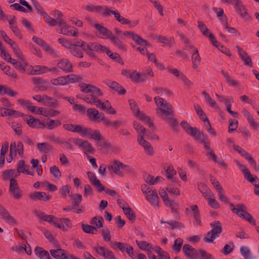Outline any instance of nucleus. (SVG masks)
<instances>
[{
  "label": "nucleus",
  "mask_w": 259,
  "mask_h": 259,
  "mask_svg": "<svg viewBox=\"0 0 259 259\" xmlns=\"http://www.w3.org/2000/svg\"><path fill=\"white\" fill-rule=\"evenodd\" d=\"M34 213L41 221L47 222L55 227L59 228L64 231L67 230V228H71L72 227L71 221L68 218H62L58 219L53 215H48L40 210H35Z\"/></svg>",
  "instance_id": "f257e3e1"
},
{
  "label": "nucleus",
  "mask_w": 259,
  "mask_h": 259,
  "mask_svg": "<svg viewBox=\"0 0 259 259\" xmlns=\"http://www.w3.org/2000/svg\"><path fill=\"white\" fill-rule=\"evenodd\" d=\"M133 127L137 133V141L139 145L144 149L146 155L153 156L154 153V148L151 144L145 139V137H149L146 129L136 121L133 122Z\"/></svg>",
  "instance_id": "f03ea898"
},
{
  "label": "nucleus",
  "mask_w": 259,
  "mask_h": 259,
  "mask_svg": "<svg viewBox=\"0 0 259 259\" xmlns=\"http://www.w3.org/2000/svg\"><path fill=\"white\" fill-rule=\"evenodd\" d=\"M154 101L156 105V113L161 118L174 114V109L172 106L163 98L156 97Z\"/></svg>",
  "instance_id": "7ed1b4c3"
},
{
  "label": "nucleus",
  "mask_w": 259,
  "mask_h": 259,
  "mask_svg": "<svg viewBox=\"0 0 259 259\" xmlns=\"http://www.w3.org/2000/svg\"><path fill=\"white\" fill-rule=\"evenodd\" d=\"M221 1L223 3L233 5L235 12L244 20L246 21L251 20V18L247 12L245 7L241 0Z\"/></svg>",
  "instance_id": "20e7f679"
},
{
  "label": "nucleus",
  "mask_w": 259,
  "mask_h": 259,
  "mask_svg": "<svg viewBox=\"0 0 259 259\" xmlns=\"http://www.w3.org/2000/svg\"><path fill=\"white\" fill-rule=\"evenodd\" d=\"M128 102L135 117L142 121L145 124H147L150 128L152 130L156 129L152 120L149 116H146L140 111L137 103L134 100H129Z\"/></svg>",
  "instance_id": "39448f33"
},
{
  "label": "nucleus",
  "mask_w": 259,
  "mask_h": 259,
  "mask_svg": "<svg viewBox=\"0 0 259 259\" xmlns=\"http://www.w3.org/2000/svg\"><path fill=\"white\" fill-rule=\"evenodd\" d=\"M141 190L150 204L155 208H159L160 200L156 190L150 188L146 185L141 186Z\"/></svg>",
  "instance_id": "423d86ee"
},
{
  "label": "nucleus",
  "mask_w": 259,
  "mask_h": 259,
  "mask_svg": "<svg viewBox=\"0 0 259 259\" xmlns=\"http://www.w3.org/2000/svg\"><path fill=\"white\" fill-rule=\"evenodd\" d=\"M212 229L207 232L203 240L205 242L214 243V240L218 238L222 231V227L220 221H214L210 224Z\"/></svg>",
  "instance_id": "0eeeda50"
},
{
  "label": "nucleus",
  "mask_w": 259,
  "mask_h": 259,
  "mask_svg": "<svg viewBox=\"0 0 259 259\" xmlns=\"http://www.w3.org/2000/svg\"><path fill=\"white\" fill-rule=\"evenodd\" d=\"M77 97L83 100L89 104L95 105L97 108L101 109L105 112L111 105L109 101L107 100L104 102H102L98 97H95L94 95H77Z\"/></svg>",
  "instance_id": "6e6552de"
},
{
  "label": "nucleus",
  "mask_w": 259,
  "mask_h": 259,
  "mask_svg": "<svg viewBox=\"0 0 259 259\" xmlns=\"http://www.w3.org/2000/svg\"><path fill=\"white\" fill-rule=\"evenodd\" d=\"M231 210L236 213L239 217L245 219L251 224H255V221L252 215L248 213L245 206L242 204H239L235 206L233 203L230 204Z\"/></svg>",
  "instance_id": "1a4fd4ad"
},
{
  "label": "nucleus",
  "mask_w": 259,
  "mask_h": 259,
  "mask_svg": "<svg viewBox=\"0 0 259 259\" xmlns=\"http://www.w3.org/2000/svg\"><path fill=\"white\" fill-rule=\"evenodd\" d=\"M121 74L136 83L139 82V81L145 82L147 79L146 73L141 74L136 71L123 69L121 71Z\"/></svg>",
  "instance_id": "9d476101"
},
{
  "label": "nucleus",
  "mask_w": 259,
  "mask_h": 259,
  "mask_svg": "<svg viewBox=\"0 0 259 259\" xmlns=\"http://www.w3.org/2000/svg\"><path fill=\"white\" fill-rule=\"evenodd\" d=\"M17 57L19 59V60L14 59L12 61L11 64L14 65L16 69L19 70L21 72L24 73L26 72L29 74L31 65L29 64L25 60L22 52H21V57Z\"/></svg>",
  "instance_id": "9b49d317"
},
{
  "label": "nucleus",
  "mask_w": 259,
  "mask_h": 259,
  "mask_svg": "<svg viewBox=\"0 0 259 259\" xmlns=\"http://www.w3.org/2000/svg\"><path fill=\"white\" fill-rule=\"evenodd\" d=\"M32 40L38 46L42 48L46 53L55 57H58L60 56L59 52L54 48L50 46L48 43L40 38L36 36H33Z\"/></svg>",
  "instance_id": "f8f14e48"
},
{
  "label": "nucleus",
  "mask_w": 259,
  "mask_h": 259,
  "mask_svg": "<svg viewBox=\"0 0 259 259\" xmlns=\"http://www.w3.org/2000/svg\"><path fill=\"white\" fill-rule=\"evenodd\" d=\"M186 212L187 214H191L194 221L193 224L195 226H200L201 224L200 214L198 207L196 204L191 205L189 207L186 208Z\"/></svg>",
  "instance_id": "ddd939ff"
},
{
  "label": "nucleus",
  "mask_w": 259,
  "mask_h": 259,
  "mask_svg": "<svg viewBox=\"0 0 259 259\" xmlns=\"http://www.w3.org/2000/svg\"><path fill=\"white\" fill-rule=\"evenodd\" d=\"M80 90L82 92L88 93H91L95 97H100L102 95V93L100 89L97 87L85 83H81L79 84Z\"/></svg>",
  "instance_id": "4468645a"
},
{
  "label": "nucleus",
  "mask_w": 259,
  "mask_h": 259,
  "mask_svg": "<svg viewBox=\"0 0 259 259\" xmlns=\"http://www.w3.org/2000/svg\"><path fill=\"white\" fill-rule=\"evenodd\" d=\"M28 126L35 129H44V119L41 120L32 116L25 115L23 117Z\"/></svg>",
  "instance_id": "2eb2a0df"
},
{
  "label": "nucleus",
  "mask_w": 259,
  "mask_h": 259,
  "mask_svg": "<svg viewBox=\"0 0 259 259\" xmlns=\"http://www.w3.org/2000/svg\"><path fill=\"white\" fill-rule=\"evenodd\" d=\"M74 144L77 146L80 149L84 151L87 155L88 153H93L95 151V148L92 144L88 141L83 140L81 139H77L74 141Z\"/></svg>",
  "instance_id": "dca6fc26"
},
{
  "label": "nucleus",
  "mask_w": 259,
  "mask_h": 259,
  "mask_svg": "<svg viewBox=\"0 0 259 259\" xmlns=\"http://www.w3.org/2000/svg\"><path fill=\"white\" fill-rule=\"evenodd\" d=\"M159 194L162 198L165 204L171 208L174 211L178 206V203L174 200H171L168 196L167 191L164 188H160L159 190Z\"/></svg>",
  "instance_id": "f3484780"
},
{
  "label": "nucleus",
  "mask_w": 259,
  "mask_h": 259,
  "mask_svg": "<svg viewBox=\"0 0 259 259\" xmlns=\"http://www.w3.org/2000/svg\"><path fill=\"white\" fill-rule=\"evenodd\" d=\"M234 161L241 170L245 179L251 183L256 182L257 180V177L256 176L251 175L249 170L245 165L240 163V162L237 159H235Z\"/></svg>",
  "instance_id": "a211bd4d"
},
{
  "label": "nucleus",
  "mask_w": 259,
  "mask_h": 259,
  "mask_svg": "<svg viewBox=\"0 0 259 259\" xmlns=\"http://www.w3.org/2000/svg\"><path fill=\"white\" fill-rule=\"evenodd\" d=\"M82 137H88L99 142L102 140L100 131L98 130H92L88 127H84L83 133H81Z\"/></svg>",
  "instance_id": "6ab92c4d"
},
{
  "label": "nucleus",
  "mask_w": 259,
  "mask_h": 259,
  "mask_svg": "<svg viewBox=\"0 0 259 259\" xmlns=\"http://www.w3.org/2000/svg\"><path fill=\"white\" fill-rule=\"evenodd\" d=\"M161 166L166 172V178L172 182L177 183V180L174 178V176L177 175V171L174 169L172 164L166 162L162 163Z\"/></svg>",
  "instance_id": "aec40b11"
},
{
  "label": "nucleus",
  "mask_w": 259,
  "mask_h": 259,
  "mask_svg": "<svg viewBox=\"0 0 259 259\" xmlns=\"http://www.w3.org/2000/svg\"><path fill=\"white\" fill-rule=\"evenodd\" d=\"M123 34L125 37L132 38L139 45L150 47V44L147 40L142 38L137 34L130 31H125Z\"/></svg>",
  "instance_id": "412c9836"
},
{
  "label": "nucleus",
  "mask_w": 259,
  "mask_h": 259,
  "mask_svg": "<svg viewBox=\"0 0 259 259\" xmlns=\"http://www.w3.org/2000/svg\"><path fill=\"white\" fill-rule=\"evenodd\" d=\"M107 7L106 6H95L92 4H87L83 6L82 9L89 12H96L104 16L105 13H107Z\"/></svg>",
  "instance_id": "4be33fe9"
},
{
  "label": "nucleus",
  "mask_w": 259,
  "mask_h": 259,
  "mask_svg": "<svg viewBox=\"0 0 259 259\" xmlns=\"http://www.w3.org/2000/svg\"><path fill=\"white\" fill-rule=\"evenodd\" d=\"M94 250L100 256L103 257L105 259H115L113 253L105 247L98 246L95 247Z\"/></svg>",
  "instance_id": "5701e85b"
},
{
  "label": "nucleus",
  "mask_w": 259,
  "mask_h": 259,
  "mask_svg": "<svg viewBox=\"0 0 259 259\" xmlns=\"http://www.w3.org/2000/svg\"><path fill=\"white\" fill-rule=\"evenodd\" d=\"M181 126L185 131V132L194 139L201 132L196 127L190 126L189 123L185 121H183L181 123Z\"/></svg>",
  "instance_id": "b1692460"
},
{
  "label": "nucleus",
  "mask_w": 259,
  "mask_h": 259,
  "mask_svg": "<svg viewBox=\"0 0 259 259\" xmlns=\"http://www.w3.org/2000/svg\"><path fill=\"white\" fill-rule=\"evenodd\" d=\"M241 113L244 117L246 119L250 127L253 130H257L259 123L256 121L250 112L245 108L242 110Z\"/></svg>",
  "instance_id": "393cba45"
},
{
  "label": "nucleus",
  "mask_w": 259,
  "mask_h": 259,
  "mask_svg": "<svg viewBox=\"0 0 259 259\" xmlns=\"http://www.w3.org/2000/svg\"><path fill=\"white\" fill-rule=\"evenodd\" d=\"M17 153L20 156H22L23 154V144L21 142H19L17 144L15 142H13L11 144L9 154L16 157Z\"/></svg>",
  "instance_id": "a878e982"
},
{
  "label": "nucleus",
  "mask_w": 259,
  "mask_h": 259,
  "mask_svg": "<svg viewBox=\"0 0 259 259\" xmlns=\"http://www.w3.org/2000/svg\"><path fill=\"white\" fill-rule=\"evenodd\" d=\"M237 52L241 60L243 62L244 65L252 67V62L251 58L248 55L246 52L244 51L239 46H236Z\"/></svg>",
  "instance_id": "bb28decb"
},
{
  "label": "nucleus",
  "mask_w": 259,
  "mask_h": 259,
  "mask_svg": "<svg viewBox=\"0 0 259 259\" xmlns=\"http://www.w3.org/2000/svg\"><path fill=\"white\" fill-rule=\"evenodd\" d=\"M87 113L88 116L91 121L97 122H100V119L104 114L103 113L99 112L95 108L88 109Z\"/></svg>",
  "instance_id": "cd10ccee"
},
{
  "label": "nucleus",
  "mask_w": 259,
  "mask_h": 259,
  "mask_svg": "<svg viewBox=\"0 0 259 259\" xmlns=\"http://www.w3.org/2000/svg\"><path fill=\"white\" fill-rule=\"evenodd\" d=\"M87 174L90 181L99 191H102L105 190V187L101 184L99 180L97 179L96 176L93 172L88 171Z\"/></svg>",
  "instance_id": "c85d7f7f"
},
{
  "label": "nucleus",
  "mask_w": 259,
  "mask_h": 259,
  "mask_svg": "<svg viewBox=\"0 0 259 259\" xmlns=\"http://www.w3.org/2000/svg\"><path fill=\"white\" fill-rule=\"evenodd\" d=\"M122 162L115 160L110 162V165L108 166V169L116 175L120 177H123V174L120 170Z\"/></svg>",
  "instance_id": "c756f323"
},
{
  "label": "nucleus",
  "mask_w": 259,
  "mask_h": 259,
  "mask_svg": "<svg viewBox=\"0 0 259 259\" xmlns=\"http://www.w3.org/2000/svg\"><path fill=\"white\" fill-rule=\"evenodd\" d=\"M183 251L185 255L188 257L196 258L198 256L197 250L189 244H185L183 247Z\"/></svg>",
  "instance_id": "7c9ffc66"
},
{
  "label": "nucleus",
  "mask_w": 259,
  "mask_h": 259,
  "mask_svg": "<svg viewBox=\"0 0 259 259\" xmlns=\"http://www.w3.org/2000/svg\"><path fill=\"white\" fill-rule=\"evenodd\" d=\"M107 13H105L104 16H109L111 14L113 15L115 18L119 22L122 24L128 23V19L121 16L117 10H111L108 7L106 9Z\"/></svg>",
  "instance_id": "2f4dec72"
},
{
  "label": "nucleus",
  "mask_w": 259,
  "mask_h": 259,
  "mask_svg": "<svg viewBox=\"0 0 259 259\" xmlns=\"http://www.w3.org/2000/svg\"><path fill=\"white\" fill-rule=\"evenodd\" d=\"M79 40H76L74 44H71L69 49L70 53L74 56L82 58L83 54L80 45H79Z\"/></svg>",
  "instance_id": "473e14b6"
},
{
  "label": "nucleus",
  "mask_w": 259,
  "mask_h": 259,
  "mask_svg": "<svg viewBox=\"0 0 259 259\" xmlns=\"http://www.w3.org/2000/svg\"><path fill=\"white\" fill-rule=\"evenodd\" d=\"M59 68L65 72H69L72 71V63L68 59L63 58L61 59L57 64Z\"/></svg>",
  "instance_id": "72a5a7b5"
},
{
  "label": "nucleus",
  "mask_w": 259,
  "mask_h": 259,
  "mask_svg": "<svg viewBox=\"0 0 259 259\" xmlns=\"http://www.w3.org/2000/svg\"><path fill=\"white\" fill-rule=\"evenodd\" d=\"M63 127L67 131L78 134L81 136L84 127L79 124L67 123L64 124Z\"/></svg>",
  "instance_id": "f704fd0d"
},
{
  "label": "nucleus",
  "mask_w": 259,
  "mask_h": 259,
  "mask_svg": "<svg viewBox=\"0 0 259 259\" xmlns=\"http://www.w3.org/2000/svg\"><path fill=\"white\" fill-rule=\"evenodd\" d=\"M104 82L110 88L116 91L117 93L121 95H123L126 92L125 90L123 88V87L115 81L106 80L104 81Z\"/></svg>",
  "instance_id": "c9c22d12"
},
{
  "label": "nucleus",
  "mask_w": 259,
  "mask_h": 259,
  "mask_svg": "<svg viewBox=\"0 0 259 259\" xmlns=\"http://www.w3.org/2000/svg\"><path fill=\"white\" fill-rule=\"evenodd\" d=\"M48 71V67L43 65H31L29 74L39 75L44 74Z\"/></svg>",
  "instance_id": "e433bc0d"
},
{
  "label": "nucleus",
  "mask_w": 259,
  "mask_h": 259,
  "mask_svg": "<svg viewBox=\"0 0 259 259\" xmlns=\"http://www.w3.org/2000/svg\"><path fill=\"white\" fill-rule=\"evenodd\" d=\"M197 142L204 145L205 149L210 150V146L207 137L204 135L203 132H201L194 139Z\"/></svg>",
  "instance_id": "4c0bfd02"
},
{
  "label": "nucleus",
  "mask_w": 259,
  "mask_h": 259,
  "mask_svg": "<svg viewBox=\"0 0 259 259\" xmlns=\"http://www.w3.org/2000/svg\"><path fill=\"white\" fill-rule=\"evenodd\" d=\"M29 198L33 201L43 200L48 201L50 197L44 192H35L29 195Z\"/></svg>",
  "instance_id": "58836bf2"
},
{
  "label": "nucleus",
  "mask_w": 259,
  "mask_h": 259,
  "mask_svg": "<svg viewBox=\"0 0 259 259\" xmlns=\"http://www.w3.org/2000/svg\"><path fill=\"white\" fill-rule=\"evenodd\" d=\"M29 165L25 164L24 160H20L17 165V169L16 172L20 175V172L27 175L33 176V173L29 170Z\"/></svg>",
  "instance_id": "ea45409f"
},
{
  "label": "nucleus",
  "mask_w": 259,
  "mask_h": 259,
  "mask_svg": "<svg viewBox=\"0 0 259 259\" xmlns=\"http://www.w3.org/2000/svg\"><path fill=\"white\" fill-rule=\"evenodd\" d=\"M39 14L43 17L46 22L50 26H56L57 24H58L59 21L60 20V19H55L52 18L43 10H40L39 11Z\"/></svg>",
  "instance_id": "a19ab883"
},
{
  "label": "nucleus",
  "mask_w": 259,
  "mask_h": 259,
  "mask_svg": "<svg viewBox=\"0 0 259 259\" xmlns=\"http://www.w3.org/2000/svg\"><path fill=\"white\" fill-rule=\"evenodd\" d=\"M61 124V121L58 119H44V128L52 130Z\"/></svg>",
  "instance_id": "79ce46f5"
},
{
  "label": "nucleus",
  "mask_w": 259,
  "mask_h": 259,
  "mask_svg": "<svg viewBox=\"0 0 259 259\" xmlns=\"http://www.w3.org/2000/svg\"><path fill=\"white\" fill-rule=\"evenodd\" d=\"M96 29L101 35L100 37L102 38H109L112 34L111 31L100 24L99 25H96Z\"/></svg>",
  "instance_id": "37998d69"
},
{
  "label": "nucleus",
  "mask_w": 259,
  "mask_h": 259,
  "mask_svg": "<svg viewBox=\"0 0 259 259\" xmlns=\"http://www.w3.org/2000/svg\"><path fill=\"white\" fill-rule=\"evenodd\" d=\"M50 253L54 258L56 259H66L68 256L67 252L63 249H58L56 250H51Z\"/></svg>",
  "instance_id": "c03bdc74"
},
{
  "label": "nucleus",
  "mask_w": 259,
  "mask_h": 259,
  "mask_svg": "<svg viewBox=\"0 0 259 259\" xmlns=\"http://www.w3.org/2000/svg\"><path fill=\"white\" fill-rule=\"evenodd\" d=\"M179 36L181 39L183 41L185 44L184 49L189 51H192L194 53V49H197L195 48L194 45L191 43V41L188 39L184 34L180 33Z\"/></svg>",
  "instance_id": "a18cd8bd"
},
{
  "label": "nucleus",
  "mask_w": 259,
  "mask_h": 259,
  "mask_svg": "<svg viewBox=\"0 0 259 259\" xmlns=\"http://www.w3.org/2000/svg\"><path fill=\"white\" fill-rule=\"evenodd\" d=\"M221 74L223 75L224 77L225 78L227 83L233 87H238L239 86V83L238 81L234 80L229 74L228 72H226L224 70H221Z\"/></svg>",
  "instance_id": "49530a36"
},
{
  "label": "nucleus",
  "mask_w": 259,
  "mask_h": 259,
  "mask_svg": "<svg viewBox=\"0 0 259 259\" xmlns=\"http://www.w3.org/2000/svg\"><path fill=\"white\" fill-rule=\"evenodd\" d=\"M221 19L223 21V28L224 29L228 32V33L234 34L236 36H240L241 34L240 32L237 30L235 28L232 27H230L227 23L226 17H225L223 18H221Z\"/></svg>",
  "instance_id": "de8ad7c7"
},
{
  "label": "nucleus",
  "mask_w": 259,
  "mask_h": 259,
  "mask_svg": "<svg viewBox=\"0 0 259 259\" xmlns=\"http://www.w3.org/2000/svg\"><path fill=\"white\" fill-rule=\"evenodd\" d=\"M37 148L40 153H49L52 149V146L48 143H37L36 144Z\"/></svg>",
  "instance_id": "09e8293b"
},
{
  "label": "nucleus",
  "mask_w": 259,
  "mask_h": 259,
  "mask_svg": "<svg viewBox=\"0 0 259 259\" xmlns=\"http://www.w3.org/2000/svg\"><path fill=\"white\" fill-rule=\"evenodd\" d=\"M201 57L198 53V49H194V53L192 54V62L193 68L194 69L198 68L201 62Z\"/></svg>",
  "instance_id": "8fccbe9b"
},
{
  "label": "nucleus",
  "mask_w": 259,
  "mask_h": 259,
  "mask_svg": "<svg viewBox=\"0 0 259 259\" xmlns=\"http://www.w3.org/2000/svg\"><path fill=\"white\" fill-rule=\"evenodd\" d=\"M198 189L204 198H206L208 196H210V195L213 193L208 187L204 183H200L198 184Z\"/></svg>",
  "instance_id": "3c124183"
},
{
  "label": "nucleus",
  "mask_w": 259,
  "mask_h": 259,
  "mask_svg": "<svg viewBox=\"0 0 259 259\" xmlns=\"http://www.w3.org/2000/svg\"><path fill=\"white\" fill-rule=\"evenodd\" d=\"M60 29V33L65 35H69L70 33V26L66 24V23L62 19H60L58 24Z\"/></svg>",
  "instance_id": "603ef678"
},
{
  "label": "nucleus",
  "mask_w": 259,
  "mask_h": 259,
  "mask_svg": "<svg viewBox=\"0 0 259 259\" xmlns=\"http://www.w3.org/2000/svg\"><path fill=\"white\" fill-rule=\"evenodd\" d=\"M19 174L15 169H8L4 172L3 179L5 181L18 177Z\"/></svg>",
  "instance_id": "864d4df0"
},
{
  "label": "nucleus",
  "mask_w": 259,
  "mask_h": 259,
  "mask_svg": "<svg viewBox=\"0 0 259 259\" xmlns=\"http://www.w3.org/2000/svg\"><path fill=\"white\" fill-rule=\"evenodd\" d=\"M6 42L10 46L16 57L21 56V51L15 41L10 38Z\"/></svg>",
  "instance_id": "5fc2aeb1"
},
{
  "label": "nucleus",
  "mask_w": 259,
  "mask_h": 259,
  "mask_svg": "<svg viewBox=\"0 0 259 259\" xmlns=\"http://www.w3.org/2000/svg\"><path fill=\"white\" fill-rule=\"evenodd\" d=\"M35 254L40 259H48L50 258V255L49 252L42 249L41 247L36 246L34 249Z\"/></svg>",
  "instance_id": "6e6d98bb"
},
{
  "label": "nucleus",
  "mask_w": 259,
  "mask_h": 259,
  "mask_svg": "<svg viewBox=\"0 0 259 259\" xmlns=\"http://www.w3.org/2000/svg\"><path fill=\"white\" fill-rule=\"evenodd\" d=\"M79 45H80V47L82 50L85 52L90 51H94L95 48V42H90L87 44L85 41L79 39Z\"/></svg>",
  "instance_id": "4d7b16f0"
},
{
  "label": "nucleus",
  "mask_w": 259,
  "mask_h": 259,
  "mask_svg": "<svg viewBox=\"0 0 259 259\" xmlns=\"http://www.w3.org/2000/svg\"><path fill=\"white\" fill-rule=\"evenodd\" d=\"M174 130L177 129L178 127V123L176 118L173 117V114L169 116H164L162 117Z\"/></svg>",
  "instance_id": "13d9d810"
},
{
  "label": "nucleus",
  "mask_w": 259,
  "mask_h": 259,
  "mask_svg": "<svg viewBox=\"0 0 259 259\" xmlns=\"http://www.w3.org/2000/svg\"><path fill=\"white\" fill-rule=\"evenodd\" d=\"M97 146L103 153H107L110 148V144L105 140H101L97 142Z\"/></svg>",
  "instance_id": "bf43d9fd"
},
{
  "label": "nucleus",
  "mask_w": 259,
  "mask_h": 259,
  "mask_svg": "<svg viewBox=\"0 0 259 259\" xmlns=\"http://www.w3.org/2000/svg\"><path fill=\"white\" fill-rule=\"evenodd\" d=\"M0 215L2 219L9 224H13L15 223L14 218L10 215L9 212L4 209L0 211Z\"/></svg>",
  "instance_id": "052dcab7"
},
{
  "label": "nucleus",
  "mask_w": 259,
  "mask_h": 259,
  "mask_svg": "<svg viewBox=\"0 0 259 259\" xmlns=\"http://www.w3.org/2000/svg\"><path fill=\"white\" fill-rule=\"evenodd\" d=\"M104 219L101 216H96L92 219L91 223L97 229L103 227Z\"/></svg>",
  "instance_id": "680f3d73"
},
{
  "label": "nucleus",
  "mask_w": 259,
  "mask_h": 259,
  "mask_svg": "<svg viewBox=\"0 0 259 259\" xmlns=\"http://www.w3.org/2000/svg\"><path fill=\"white\" fill-rule=\"evenodd\" d=\"M194 108L201 120L203 122L207 121L208 119L204 113L202 108L197 104H194Z\"/></svg>",
  "instance_id": "e2e57ef3"
},
{
  "label": "nucleus",
  "mask_w": 259,
  "mask_h": 259,
  "mask_svg": "<svg viewBox=\"0 0 259 259\" xmlns=\"http://www.w3.org/2000/svg\"><path fill=\"white\" fill-rule=\"evenodd\" d=\"M210 196L205 198L207 201L208 205L213 209H218L220 207V204L217 200L214 198V195L213 193L210 195Z\"/></svg>",
  "instance_id": "0e129e2a"
},
{
  "label": "nucleus",
  "mask_w": 259,
  "mask_h": 259,
  "mask_svg": "<svg viewBox=\"0 0 259 259\" xmlns=\"http://www.w3.org/2000/svg\"><path fill=\"white\" fill-rule=\"evenodd\" d=\"M51 82L55 85H64L67 84L66 76H60L51 80Z\"/></svg>",
  "instance_id": "69168bd1"
},
{
  "label": "nucleus",
  "mask_w": 259,
  "mask_h": 259,
  "mask_svg": "<svg viewBox=\"0 0 259 259\" xmlns=\"http://www.w3.org/2000/svg\"><path fill=\"white\" fill-rule=\"evenodd\" d=\"M123 211L127 218L131 221H134L135 219V215L129 205L122 206Z\"/></svg>",
  "instance_id": "338daca9"
},
{
  "label": "nucleus",
  "mask_w": 259,
  "mask_h": 259,
  "mask_svg": "<svg viewBox=\"0 0 259 259\" xmlns=\"http://www.w3.org/2000/svg\"><path fill=\"white\" fill-rule=\"evenodd\" d=\"M67 84L79 82L82 80V77L75 74H71L66 76Z\"/></svg>",
  "instance_id": "774afa93"
}]
</instances>
